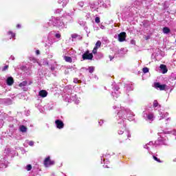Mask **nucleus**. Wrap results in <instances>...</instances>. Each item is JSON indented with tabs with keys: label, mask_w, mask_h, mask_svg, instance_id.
I'll return each mask as SVG.
<instances>
[{
	"label": "nucleus",
	"mask_w": 176,
	"mask_h": 176,
	"mask_svg": "<svg viewBox=\"0 0 176 176\" xmlns=\"http://www.w3.org/2000/svg\"><path fill=\"white\" fill-rule=\"evenodd\" d=\"M127 115H131L128 117V120H134V113L130 111V109L121 107L120 111L118 112V124H122L124 129H126L125 120L127 119Z\"/></svg>",
	"instance_id": "nucleus-1"
},
{
	"label": "nucleus",
	"mask_w": 176,
	"mask_h": 176,
	"mask_svg": "<svg viewBox=\"0 0 176 176\" xmlns=\"http://www.w3.org/2000/svg\"><path fill=\"white\" fill-rule=\"evenodd\" d=\"M49 27H58L63 28L65 27L64 22L63 21V19L59 17H52V19L49 21L47 23Z\"/></svg>",
	"instance_id": "nucleus-2"
},
{
	"label": "nucleus",
	"mask_w": 176,
	"mask_h": 176,
	"mask_svg": "<svg viewBox=\"0 0 176 176\" xmlns=\"http://www.w3.org/2000/svg\"><path fill=\"white\" fill-rule=\"evenodd\" d=\"M142 116L144 120H146V122H149L150 123H152V122L155 120V114H153V113H149V111L148 110L144 111Z\"/></svg>",
	"instance_id": "nucleus-3"
},
{
	"label": "nucleus",
	"mask_w": 176,
	"mask_h": 176,
	"mask_svg": "<svg viewBox=\"0 0 176 176\" xmlns=\"http://www.w3.org/2000/svg\"><path fill=\"white\" fill-rule=\"evenodd\" d=\"M158 135L160 136V138H158L157 140L155 142V146H157L158 145H166V138H164L166 137V135L163 133H158Z\"/></svg>",
	"instance_id": "nucleus-4"
},
{
	"label": "nucleus",
	"mask_w": 176,
	"mask_h": 176,
	"mask_svg": "<svg viewBox=\"0 0 176 176\" xmlns=\"http://www.w3.org/2000/svg\"><path fill=\"white\" fill-rule=\"evenodd\" d=\"M119 87L116 85V84H113L111 96L114 100H116V98H118L120 94V92H119Z\"/></svg>",
	"instance_id": "nucleus-5"
},
{
	"label": "nucleus",
	"mask_w": 176,
	"mask_h": 176,
	"mask_svg": "<svg viewBox=\"0 0 176 176\" xmlns=\"http://www.w3.org/2000/svg\"><path fill=\"white\" fill-rule=\"evenodd\" d=\"M30 85H32V82L31 81H23L22 82L19 83V86L23 90V91H28V86Z\"/></svg>",
	"instance_id": "nucleus-6"
},
{
	"label": "nucleus",
	"mask_w": 176,
	"mask_h": 176,
	"mask_svg": "<svg viewBox=\"0 0 176 176\" xmlns=\"http://www.w3.org/2000/svg\"><path fill=\"white\" fill-rule=\"evenodd\" d=\"M9 162H8V157H5L3 159L0 160V171H2L4 168L8 167Z\"/></svg>",
	"instance_id": "nucleus-7"
},
{
	"label": "nucleus",
	"mask_w": 176,
	"mask_h": 176,
	"mask_svg": "<svg viewBox=\"0 0 176 176\" xmlns=\"http://www.w3.org/2000/svg\"><path fill=\"white\" fill-rule=\"evenodd\" d=\"M155 87L156 89H160V90H165V91L170 89V87L167 86L166 85H161L160 82H156L155 84Z\"/></svg>",
	"instance_id": "nucleus-8"
},
{
	"label": "nucleus",
	"mask_w": 176,
	"mask_h": 176,
	"mask_svg": "<svg viewBox=\"0 0 176 176\" xmlns=\"http://www.w3.org/2000/svg\"><path fill=\"white\" fill-rule=\"evenodd\" d=\"M53 43H54V41H53V36L50 35V33H49L47 36V41L45 44V47H47V46H52Z\"/></svg>",
	"instance_id": "nucleus-9"
},
{
	"label": "nucleus",
	"mask_w": 176,
	"mask_h": 176,
	"mask_svg": "<svg viewBox=\"0 0 176 176\" xmlns=\"http://www.w3.org/2000/svg\"><path fill=\"white\" fill-rule=\"evenodd\" d=\"M54 164V161L50 160V157H47L44 160V166L45 167H49V166H53Z\"/></svg>",
	"instance_id": "nucleus-10"
},
{
	"label": "nucleus",
	"mask_w": 176,
	"mask_h": 176,
	"mask_svg": "<svg viewBox=\"0 0 176 176\" xmlns=\"http://www.w3.org/2000/svg\"><path fill=\"white\" fill-rule=\"evenodd\" d=\"M82 60H93V54H89V51H87L82 54Z\"/></svg>",
	"instance_id": "nucleus-11"
},
{
	"label": "nucleus",
	"mask_w": 176,
	"mask_h": 176,
	"mask_svg": "<svg viewBox=\"0 0 176 176\" xmlns=\"http://www.w3.org/2000/svg\"><path fill=\"white\" fill-rule=\"evenodd\" d=\"M55 124L56 126V128L59 129L60 130H61V129H64V122H63V121H61L60 120H56L55 121Z\"/></svg>",
	"instance_id": "nucleus-12"
},
{
	"label": "nucleus",
	"mask_w": 176,
	"mask_h": 176,
	"mask_svg": "<svg viewBox=\"0 0 176 176\" xmlns=\"http://www.w3.org/2000/svg\"><path fill=\"white\" fill-rule=\"evenodd\" d=\"M126 32H122L120 34H118V41L119 42H124L126 41Z\"/></svg>",
	"instance_id": "nucleus-13"
},
{
	"label": "nucleus",
	"mask_w": 176,
	"mask_h": 176,
	"mask_svg": "<svg viewBox=\"0 0 176 176\" xmlns=\"http://www.w3.org/2000/svg\"><path fill=\"white\" fill-rule=\"evenodd\" d=\"M124 89L127 92L133 91V90H134V86L133 85V84H126L124 86Z\"/></svg>",
	"instance_id": "nucleus-14"
},
{
	"label": "nucleus",
	"mask_w": 176,
	"mask_h": 176,
	"mask_svg": "<svg viewBox=\"0 0 176 176\" xmlns=\"http://www.w3.org/2000/svg\"><path fill=\"white\" fill-rule=\"evenodd\" d=\"M50 35H52V36H55L57 39H60L61 38V34L60 32H50Z\"/></svg>",
	"instance_id": "nucleus-15"
},
{
	"label": "nucleus",
	"mask_w": 176,
	"mask_h": 176,
	"mask_svg": "<svg viewBox=\"0 0 176 176\" xmlns=\"http://www.w3.org/2000/svg\"><path fill=\"white\" fill-rule=\"evenodd\" d=\"M100 1H98V4H95V3H93V4H91V9H92V10H97V9H98V8H101L102 6L99 4L100 3Z\"/></svg>",
	"instance_id": "nucleus-16"
},
{
	"label": "nucleus",
	"mask_w": 176,
	"mask_h": 176,
	"mask_svg": "<svg viewBox=\"0 0 176 176\" xmlns=\"http://www.w3.org/2000/svg\"><path fill=\"white\" fill-rule=\"evenodd\" d=\"M156 146V144H155V143L153 144V142H150L149 143H148L147 144H146L144 148L145 149H147L148 151L149 152V150L151 149V148H153V146Z\"/></svg>",
	"instance_id": "nucleus-17"
},
{
	"label": "nucleus",
	"mask_w": 176,
	"mask_h": 176,
	"mask_svg": "<svg viewBox=\"0 0 176 176\" xmlns=\"http://www.w3.org/2000/svg\"><path fill=\"white\" fill-rule=\"evenodd\" d=\"M74 102L75 104H79L80 100L76 98V95H71V102Z\"/></svg>",
	"instance_id": "nucleus-18"
},
{
	"label": "nucleus",
	"mask_w": 176,
	"mask_h": 176,
	"mask_svg": "<svg viewBox=\"0 0 176 176\" xmlns=\"http://www.w3.org/2000/svg\"><path fill=\"white\" fill-rule=\"evenodd\" d=\"M153 108H154V109H159V108H162V105H160L159 102L155 100L153 101Z\"/></svg>",
	"instance_id": "nucleus-19"
},
{
	"label": "nucleus",
	"mask_w": 176,
	"mask_h": 176,
	"mask_svg": "<svg viewBox=\"0 0 176 176\" xmlns=\"http://www.w3.org/2000/svg\"><path fill=\"white\" fill-rule=\"evenodd\" d=\"M160 68L162 74H167V71H168V69H167V66H166V65H160Z\"/></svg>",
	"instance_id": "nucleus-20"
},
{
	"label": "nucleus",
	"mask_w": 176,
	"mask_h": 176,
	"mask_svg": "<svg viewBox=\"0 0 176 176\" xmlns=\"http://www.w3.org/2000/svg\"><path fill=\"white\" fill-rule=\"evenodd\" d=\"M38 96H40V97H42L43 98H45V97H47V91H46L45 90H41L39 91Z\"/></svg>",
	"instance_id": "nucleus-21"
},
{
	"label": "nucleus",
	"mask_w": 176,
	"mask_h": 176,
	"mask_svg": "<svg viewBox=\"0 0 176 176\" xmlns=\"http://www.w3.org/2000/svg\"><path fill=\"white\" fill-rule=\"evenodd\" d=\"M6 83L8 86H12L13 83H14V80H13V78L8 77L6 80Z\"/></svg>",
	"instance_id": "nucleus-22"
},
{
	"label": "nucleus",
	"mask_w": 176,
	"mask_h": 176,
	"mask_svg": "<svg viewBox=\"0 0 176 176\" xmlns=\"http://www.w3.org/2000/svg\"><path fill=\"white\" fill-rule=\"evenodd\" d=\"M63 100L66 101V102H71V95L66 94L63 96Z\"/></svg>",
	"instance_id": "nucleus-23"
},
{
	"label": "nucleus",
	"mask_w": 176,
	"mask_h": 176,
	"mask_svg": "<svg viewBox=\"0 0 176 176\" xmlns=\"http://www.w3.org/2000/svg\"><path fill=\"white\" fill-rule=\"evenodd\" d=\"M19 131H21V133H27V127L24 125H21L19 126Z\"/></svg>",
	"instance_id": "nucleus-24"
},
{
	"label": "nucleus",
	"mask_w": 176,
	"mask_h": 176,
	"mask_svg": "<svg viewBox=\"0 0 176 176\" xmlns=\"http://www.w3.org/2000/svg\"><path fill=\"white\" fill-rule=\"evenodd\" d=\"M63 59L66 63H72V58L63 55Z\"/></svg>",
	"instance_id": "nucleus-25"
},
{
	"label": "nucleus",
	"mask_w": 176,
	"mask_h": 176,
	"mask_svg": "<svg viewBox=\"0 0 176 176\" xmlns=\"http://www.w3.org/2000/svg\"><path fill=\"white\" fill-rule=\"evenodd\" d=\"M167 116H168V113H165L163 114V113L160 112V120L164 119V118H167Z\"/></svg>",
	"instance_id": "nucleus-26"
},
{
	"label": "nucleus",
	"mask_w": 176,
	"mask_h": 176,
	"mask_svg": "<svg viewBox=\"0 0 176 176\" xmlns=\"http://www.w3.org/2000/svg\"><path fill=\"white\" fill-rule=\"evenodd\" d=\"M100 1V3H98L99 5H100V6H103L104 8H109V4L107 5L105 3H104V1H102V0H98Z\"/></svg>",
	"instance_id": "nucleus-27"
},
{
	"label": "nucleus",
	"mask_w": 176,
	"mask_h": 176,
	"mask_svg": "<svg viewBox=\"0 0 176 176\" xmlns=\"http://www.w3.org/2000/svg\"><path fill=\"white\" fill-rule=\"evenodd\" d=\"M163 32L164 34H168L170 33V28H168V27H165L163 28Z\"/></svg>",
	"instance_id": "nucleus-28"
},
{
	"label": "nucleus",
	"mask_w": 176,
	"mask_h": 176,
	"mask_svg": "<svg viewBox=\"0 0 176 176\" xmlns=\"http://www.w3.org/2000/svg\"><path fill=\"white\" fill-rule=\"evenodd\" d=\"M95 47H96V49L101 47V41H98L96 42Z\"/></svg>",
	"instance_id": "nucleus-29"
},
{
	"label": "nucleus",
	"mask_w": 176,
	"mask_h": 176,
	"mask_svg": "<svg viewBox=\"0 0 176 176\" xmlns=\"http://www.w3.org/2000/svg\"><path fill=\"white\" fill-rule=\"evenodd\" d=\"M25 168L27 170V171H31L32 169V166H31V164H28L25 167Z\"/></svg>",
	"instance_id": "nucleus-30"
},
{
	"label": "nucleus",
	"mask_w": 176,
	"mask_h": 176,
	"mask_svg": "<svg viewBox=\"0 0 176 176\" xmlns=\"http://www.w3.org/2000/svg\"><path fill=\"white\" fill-rule=\"evenodd\" d=\"M89 74H93L94 72V67L91 66L88 68Z\"/></svg>",
	"instance_id": "nucleus-31"
},
{
	"label": "nucleus",
	"mask_w": 176,
	"mask_h": 176,
	"mask_svg": "<svg viewBox=\"0 0 176 176\" xmlns=\"http://www.w3.org/2000/svg\"><path fill=\"white\" fill-rule=\"evenodd\" d=\"M153 159L155 161L157 162V163H162V162L160 161V159H159L157 157H156L155 155H153Z\"/></svg>",
	"instance_id": "nucleus-32"
},
{
	"label": "nucleus",
	"mask_w": 176,
	"mask_h": 176,
	"mask_svg": "<svg viewBox=\"0 0 176 176\" xmlns=\"http://www.w3.org/2000/svg\"><path fill=\"white\" fill-rule=\"evenodd\" d=\"M124 135L127 138H130V137H131V135L130 134V132L129 131H126V132H124Z\"/></svg>",
	"instance_id": "nucleus-33"
},
{
	"label": "nucleus",
	"mask_w": 176,
	"mask_h": 176,
	"mask_svg": "<svg viewBox=\"0 0 176 176\" xmlns=\"http://www.w3.org/2000/svg\"><path fill=\"white\" fill-rule=\"evenodd\" d=\"M68 2H69V0H63L62 3L63 8L67 6V3H68Z\"/></svg>",
	"instance_id": "nucleus-34"
},
{
	"label": "nucleus",
	"mask_w": 176,
	"mask_h": 176,
	"mask_svg": "<svg viewBox=\"0 0 176 176\" xmlns=\"http://www.w3.org/2000/svg\"><path fill=\"white\" fill-rule=\"evenodd\" d=\"M78 6H80V8H83V6H85V2L80 1L78 3Z\"/></svg>",
	"instance_id": "nucleus-35"
},
{
	"label": "nucleus",
	"mask_w": 176,
	"mask_h": 176,
	"mask_svg": "<svg viewBox=\"0 0 176 176\" xmlns=\"http://www.w3.org/2000/svg\"><path fill=\"white\" fill-rule=\"evenodd\" d=\"M142 71L144 74H148V72H149V69L148 67H144Z\"/></svg>",
	"instance_id": "nucleus-36"
},
{
	"label": "nucleus",
	"mask_w": 176,
	"mask_h": 176,
	"mask_svg": "<svg viewBox=\"0 0 176 176\" xmlns=\"http://www.w3.org/2000/svg\"><path fill=\"white\" fill-rule=\"evenodd\" d=\"M8 34L11 35V38H14V36H16V35L12 31L8 32Z\"/></svg>",
	"instance_id": "nucleus-37"
},
{
	"label": "nucleus",
	"mask_w": 176,
	"mask_h": 176,
	"mask_svg": "<svg viewBox=\"0 0 176 176\" xmlns=\"http://www.w3.org/2000/svg\"><path fill=\"white\" fill-rule=\"evenodd\" d=\"M28 145H30V146H34V144H35V142L34 141H28Z\"/></svg>",
	"instance_id": "nucleus-38"
},
{
	"label": "nucleus",
	"mask_w": 176,
	"mask_h": 176,
	"mask_svg": "<svg viewBox=\"0 0 176 176\" xmlns=\"http://www.w3.org/2000/svg\"><path fill=\"white\" fill-rule=\"evenodd\" d=\"M118 133L119 135H122V134H123L124 133V129H122H122L118 130Z\"/></svg>",
	"instance_id": "nucleus-39"
},
{
	"label": "nucleus",
	"mask_w": 176,
	"mask_h": 176,
	"mask_svg": "<svg viewBox=\"0 0 176 176\" xmlns=\"http://www.w3.org/2000/svg\"><path fill=\"white\" fill-rule=\"evenodd\" d=\"M175 74H174V73H172L170 76V79H172V80H175L176 77H175Z\"/></svg>",
	"instance_id": "nucleus-40"
},
{
	"label": "nucleus",
	"mask_w": 176,
	"mask_h": 176,
	"mask_svg": "<svg viewBox=\"0 0 176 176\" xmlns=\"http://www.w3.org/2000/svg\"><path fill=\"white\" fill-rule=\"evenodd\" d=\"M98 50V48L94 47V50H93V51H92V53H93L94 54H97V50Z\"/></svg>",
	"instance_id": "nucleus-41"
},
{
	"label": "nucleus",
	"mask_w": 176,
	"mask_h": 176,
	"mask_svg": "<svg viewBox=\"0 0 176 176\" xmlns=\"http://www.w3.org/2000/svg\"><path fill=\"white\" fill-rule=\"evenodd\" d=\"M72 38L73 39H76L78 38V34H72Z\"/></svg>",
	"instance_id": "nucleus-42"
},
{
	"label": "nucleus",
	"mask_w": 176,
	"mask_h": 176,
	"mask_svg": "<svg viewBox=\"0 0 176 176\" xmlns=\"http://www.w3.org/2000/svg\"><path fill=\"white\" fill-rule=\"evenodd\" d=\"M63 11V9H61V8H58V9H56V10H55V13H61V12Z\"/></svg>",
	"instance_id": "nucleus-43"
},
{
	"label": "nucleus",
	"mask_w": 176,
	"mask_h": 176,
	"mask_svg": "<svg viewBox=\"0 0 176 176\" xmlns=\"http://www.w3.org/2000/svg\"><path fill=\"white\" fill-rule=\"evenodd\" d=\"M95 23H97V24H98V23H100V17L96 16L95 18Z\"/></svg>",
	"instance_id": "nucleus-44"
},
{
	"label": "nucleus",
	"mask_w": 176,
	"mask_h": 176,
	"mask_svg": "<svg viewBox=\"0 0 176 176\" xmlns=\"http://www.w3.org/2000/svg\"><path fill=\"white\" fill-rule=\"evenodd\" d=\"M171 120V118H168L167 119L164 120V122L165 124H167L168 123V121Z\"/></svg>",
	"instance_id": "nucleus-45"
},
{
	"label": "nucleus",
	"mask_w": 176,
	"mask_h": 176,
	"mask_svg": "<svg viewBox=\"0 0 176 176\" xmlns=\"http://www.w3.org/2000/svg\"><path fill=\"white\" fill-rule=\"evenodd\" d=\"M5 102H8V104H10V102H12V100L10 99H5Z\"/></svg>",
	"instance_id": "nucleus-46"
},
{
	"label": "nucleus",
	"mask_w": 176,
	"mask_h": 176,
	"mask_svg": "<svg viewBox=\"0 0 176 176\" xmlns=\"http://www.w3.org/2000/svg\"><path fill=\"white\" fill-rule=\"evenodd\" d=\"M8 68H9L8 65L4 66L3 68V71H6V69H8Z\"/></svg>",
	"instance_id": "nucleus-47"
},
{
	"label": "nucleus",
	"mask_w": 176,
	"mask_h": 176,
	"mask_svg": "<svg viewBox=\"0 0 176 176\" xmlns=\"http://www.w3.org/2000/svg\"><path fill=\"white\" fill-rule=\"evenodd\" d=\"M74 83H79V80H78V78H74Z\"/></svg>",
	"instance_id": "nucleus-48"
},
{
	"label": "nucleus",
	"mask_w": 176,
	"mask_h": 176,
	"mask_svg": "<svg viewBox=\"0 0 176 176\" xmlns=\"http://www.w3.org/2000/svg\"><path fill=\"white\" fill-rule=\"evenodd\" d=\"M76 39H78V41H81V39H82V36H80V35H78V36H77V38Z\"/></svg>",
	"instance_id": "nucleus-49"
},
{
	"label": "nucleus",
	"mask_w": 176,
	"mask_h": 176,
	"mask_svg": "<svg viewBox=\"0 0 176 176\" xmlns=\"http://www.w3.org/2000/svg\"><path fill=\"white\" fill-rule=\"evenodd\" d=\"M51 71H54L56 69V67L54 66H51V68H50Z\"/></svg>",
	"instance_id": "nucleus-50"
},
{
	"label": "nucleus",
	"mask_w": 176,
	"mask_h": 176,
	"mask_svg": "<svg viewBox=\"0 0 176 176\" xmlns=\"http://www.w3.org/2000/svg\"><path fill=\"white\" fill-rule=\"evenodd\" d=\"M36 54L38 56V54H41V52L38 50H36Z\"/></svg>",
	"instance_id": "nucleus-51"
},
{
	"label": "nucleus",
	"mask_w": 176,
	"mask_h": 176,
	"mask_svg": "<svg viewBox=\"0 0 176 176\" xmlns=\"http://www.w3.org/2000/svg\"><path fill=\"white\" fill-rule=\"evenodd\" d=\"M131 45H135V41L131 40Z\"/></svg>",
	"instance_id": "nucleus-52"
},
{
	"label": "nucleus",
	"mask_w": 176,
	"mask_h": 176,
	"mask_svg": "<svg viewBox=\"0 0 176 176\" xmlns=\"http://www.w3.org/2000/svg\"><path fill=\"white\" fill-rule=\"evenodd\" d=\"M100 126H102V123H104V121L103 120H100L98 122Z\"/></svg>",
	"instance_id": "nucleus-53"
},
{
	"label": "nucleus",
	"mask_w": 176,
	"mask_h": 176,
	"mask_svg": "<svg viewBox=\"0 0 176 176\" xmlns=\"http://www.w3.org/2000/svg\"><path fill=\"white\" fill-rule=\"evenodd\" d=\"M10 60H14V56L12 55V56L10 57Z\"/></svg>",
	"instance_id": "nucleus-54"
},
{
	"label": "nucleus",
	"mask_w": 176,
	"mask_h": 176,
	"mask_svg": "<svg viewBox=\"0 0 176 176\" xmlns=\"http://www.w3.org/2000/svg\"><path fill=\"white\" fill-rule=\"evenodd\" d=\"M100 28L101 30H105V26H104L103 25H101Z\"/></svg>",
	"instance_id": "nucleus-55"
},
{
	"label": "nucleus",
	"mask_w": 176,
	"mask_h": 176,
	"mask_svg": "<svg viewBox=\"0 0 176 176\" xmlns=\"http://www.w3.org/2000/svg\"><path fill=\"white\" fill-rule=\"evenodd\" d=\"M101 163H104V164H105V160H102V158H101Z\"/></svg>",
	"instance_id": "nucleus-56"
},
{
	"label": "nucleus",
	"mask_w": 176,
	"mask_h": 176,
	"mask_svg": "<svg viewBox=\"0 0 176 176\" xmlns=\"http://www.w3.org/2000/svg\"><path fill=\"white\" fill-rule=\"evenodd\" d=\"M3 124H2V120H0V128L2 127Z\"/></svg>",
	"instance_id": "nucleus-57"
},
{
	"label": "nucleus",
	"mask_w": 176,
	"mask_h": 176,
	"mask_svg": "<svg viewBox=\"0 0 176 176\" xmlns=\"http://www.w3.org/2000/svg\"><path fill=\"white\" fill-rule=\"evenodd\" d=\"M63 52H64L65 55H67V53H68V51H67V50H64Z\"/></svg>",
	"instance_id": "nucleus-58"
},
{
	"label": "nucleus",
	"mask_w": 176,
	"mask_h": 176,
	"mask_svg": "<svg viewBox=\"0 0 176 176\" xmlns=\"http://www.w3.org/2000/svg\"><path fill=\"white\" fill-rule=\"evenodd\" d=\"M109 58H110V61H112V60H113V57H112L111 56H109Z\"/></svg>",
	"instance_id": "nucleus-59"
},
{
	"label": "nucleus",
	"mask_w": 176,
	"mask_h": 176,
	"mask_svg": "<svg viewBox=\"0 0 176 176\" xmlns=\"http://www.w3.org/2000/svg\"><path fill=\"white\" fill-rule=\"evenodd\" d=\"M21 27V25H20V24H18L17 25H16V28H20Z\"/></svg>",
	"instance_id": "nucleus-60"
},
{
	"label": "nucleus",
	"mask_w": 176,
	"mask_h": 176,
	"mask_svg": "<svg viewBox=\"0 0 176 176\" xmlns=\"http://www.w3.org/2000/svg\"><path fill=\"white\" fill-rule=\"evenodd\" d=\"M58 3H63V0H58Z\"/></svg>",
	"instance_id": "nucleus-61"
},
{
	"label": "nucleus",
	"mask_w": 176,
	"mask_h": 176,
	"mask_svg": "<svg viewBox=\"0 0 176 176\" xmlns=\"http://www.w3.org/2000/svg\"><path fill=\"white\" fill-rule=\"evenodd\" d=\"M103 167H104V168H108V165H103Z\"/></svg>",
	"instance_id": "nucleus-62"
},
{
	"label": "nucleus",
	"mask_w": 176,
	"mask_h": 176,
	"mask_svg": "<svg viewBox=\"0 0 176 176\" xmlns=\"http://www.w3.org/2000/svg\"><path fill=\"white\" fill-rule=\"evenodd\" d=\"M69 87H70V89H72V87L71 86L66 87V89H69Z\"/></svg>",
	"instance_id": "nucleus-63"
},
{
	"label": "nucleus",
	"mask_w": 176,
	"mask_h": 176,
	"mask_svg": "<svg viewBox=\"0 0 176 176\" xmlns=\"http://www.w3.org/2000/svg\"><path fill=\"white\" fill-rule=\"evenodd\" d=\"M113 109H116L117 107H116V106H113Z\"/></svg>",
	"instance_id": "nucleus-64"
}]
</instances>
